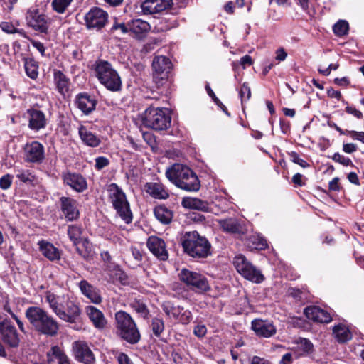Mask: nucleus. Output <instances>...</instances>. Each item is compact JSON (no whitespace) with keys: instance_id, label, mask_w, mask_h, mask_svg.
Returning <instances> with one entry per match:
<instances>
[{"instance_id":"nucleus-1","label":"nucleus","mask_w":364,"mask_h":364,"mask_svg":"<svg viewBox=\"0 0 364 364\" xmlns=\"http://www.w3.org/2000/svg\"><path fill=\"white\" fill-rule=\"evenodd\" d=\"M45 301L60 320L69 323H75L80 320L82 314L80 305L69 294H55L48 291L45 294Z\"/></svg>"},{"instance_id":"nucleus-2","label":"nucleus","mask_w":364,"mask_h":364,"mask_svg":"<svg viewBox=\"0 0 364 364\" xmlns=\"http://www.w3.org/2000/svg\"><path fill=\"white\" fill-rule=\"evenodd\" d=\"M25 316L37 332L49 336L58 334L60 328L58 322L43 309L29 306L25 311Z\"/></svg>"},{"instance_id":"nucleus-3","label":"nucleus","mask_w":364,"mask_h":364,"mask_svg":"<svg viewBox=\"0 0 364 364\" xmlns=\"http://www.w3.org/2000/svg\"><path fill=\"white\" fill-rule=\"evenodd\" d=\"M166 178L177 187L187 191H197L200 187L196 174L188 166L175 164L166 171Z\"/></svg>"},{"instance_id":"nucleus-4","label":"nucleus","mask_w":364,"mask_h":364,"mask_svg":"<svg viewBox=\"0 0 364 364\" xmlns=\"http://www.w3.org/2000/svg\"><path fill=\"white\" fill-rule=\"evenodd\" d=\"M114 317L118 336L130 344L137 343L141 339V334L132 317L124 311L116 312Z\"/></svg>"},{"instance_id":"nucleus-5","label":"nucleus","mask_w":364,"mask_h":364,"mask_svg":"<svg viewBox=\"0 0 364 364\" xmlns=\"http://www.w3.org/2000/svg\"><path fill=\"white\" fill-rule=\"evenodd\" d=\"M181 243L185 252L192 257L205 258L210 255V243L196 231L186 232Z\"/></svg>"},{"instance_id":"nucleus-6","label":"nucleus","mask_w":364,"mask_h":364,"mask_svg":"<svg viewBox=\"0 0 364 364\" xmlns=\"http://www.w3.org/2000/svg\"><path fill=\"white\" fill-rule=\"evenodd\" d=\"M171 117L168 109L150 107L142 117L143 124L156 131L166 130L171 126Z\"/></svg>"},{"instance_id":"nucleus-7","label":"nucleus","mask_w":364,"mask_h":364,"mask_svg":"<svg viewBox=\"0 0 364 364\" xmlns=\"http://www.w3.org/2000/svg\"><path fill=\"white\" fill-rule=\"evenodd\" d=\"M95 70L97 79L106 88L111 91L121 89L120 77L109 62L102 60L96 61Z\"/></svg>"},{"instance_id":"nucleus-8","label":"nucleus","mask_w":364,"mask_h":364,"mask_svg":"<svg viewBox=\"0 0 364 364\" xmlns=\"http://www.w3.org/2000/svg\"><path fill=\"white\" fill-rule=\"evenodd\" d=\"M107 192L109 198L117 214L126 223H130L133 217L125 193L116 183L109 185Z\"/></svg>"},{"instance_id":"nucleus-9","label":"nucleus","mask_w":364,"mask_h":364,"mask_svg":"<svg viewBox=\"0 0 364 364\" xmlns=\"http://www.w3.org/2000/svg\"><path fill=\"white\" fill-rule=\"evenodd\" d=\"M237 272L246 279L259 284L264 279L261 271L255 267L243 255L238 254L233 259Z\"/></svg>"},{"instance_id":"nucleus-10","label":"nucleus","mask_w":364,"mask_h":364,"mask_svg":"<svg viewBox=\"0 0 364 364\" xmlns=\"http://www.w3.org/2000/svg\"><path fill=\"white\" fill-rule=\"evenodd\" d=\"M179 276L182 282L198 292H205L210 289L207 279L200 273L183 269Z\"/></svg>"},{"instance_id":"nucleus-11","label":"nucleus","mask_w":364,"mask_h":364,"mask_svg":"<svg viewBox=\"0 0 364 364\" xmlns=\"http://www.w3.org/2000/svg\"><path fill=\"white\" fill-rule=\"evenodd\" d=\"M153 78L157 87L164 84L172 68V63L169 58L161 55L154 58L152 62Z\"/></svg>"},{"instance_id":"nucleus-12","label":"nucleus","mask_w":364,"mask_h":364,"mask_svg":"<svg viewBox=\"0 0 364 364\" xmlns=\"http://www.w3.org/2000/svg\"><path fill=\"white\" fill-rule=\"evenodd\" d=\"M26 20L28 26L33 30L44 33L48 32L50 23L49 19L36 7H31L27 11Z\"/></svg>"},{"instance_id":"nucleus-13","label":"nucleus","mask_w":364,"mask_h":364,"mask_svg":"<svg viewBox=\"0 0 364 364\" xmlns=\"http://www.w3.org/2000/svg\"><path fill=\"white\" fill-rule=\"evenodd\" d=\"M0 334L4 342L11 347H17L20 339L15 327L9 319L0 322Z\"/></svg>"},{"instance_id":"nucleus-14","label":"nucleus","mask_w":364,"mask_h":364,"mask_svg":"<svg viewBox=\"0 0 364 364\" xmlns=\"http://www.w3.org/2000/svg\"><path fill=\"white\" fill-rule=\"evenodd\" d=\"M107 12L100 8L92 9L85 14V21L88 28L100 29L107 21Z\"/></svg>"},{"instance_id":"nucleus-15","label":"nucleus","mask_w":364,"mask_h":364,"mask_svg":"<svg viewBox=\"0 0 364 364\" xmlns=\"http://www.w3.org/2000/svg\"><path fill=\"white\" fill-rule=\"evenodd\" d=\"M73 355L79 362L84 364H92L95 356L88 345L84 341H75L73 344Z\"/></svg>"},{"instance_id":"nucleus-16","label":"nucleus","mask_w":364,"mask_h":364,"mask_svg":"<svg viewBox=\"0 0 364 364\" xmlns=\"http://www.w3.org/2000/svg\"><path fill=\"white\" fill-rule=\"evenodd\" d=\"M251 328L259 337L270 338L277 333V328L272 321L259 318L254 319Z\"/></svg>"},{"instance_id":"nucleus-17","label":"nucleus","mask_w":364,"mask_h":364,"mask_svg":"<svg viewBox=\"0 0 364 364\" xmlns=\"http://www.w3.org/2000/svg\"><path fill=\"white\" fill-rule=\"evenodd\" d=\"M62 178L65 184L77 192H83L87 188L85 178L79 173L66 171L63 173Z\"/></svg>"},{"instance_id":"nucleus-18","label":"nucleus","mask_w":364,"mask_h":364,"mask_svg":"<svg viewBox=\"0 0 364 364\" xmlns=\"http://www.w3.org/2000/svg\"><path fill=\"white\" fill-rule=\"evenodd\" d=\"M172 0H145L141 4L144 14H154L162 12L169 8Z\"/></svg>"},{"instance_id":"nucleus-19","label":"nucleus","mask_w":364,"mask_h":364,"mask_svg":"<svg viewBox=\"0 0 364 364\" xmlns=\"http://www.w3.org/2000/svg\"><path fill=\"white\" fill-rule=\"evenodd\" d=\"M147 247L149 250L160 260L165 261L168 257V252L166 249L165 242L156 236H151L148 239Z\"/></svg>"},{"instance_id":"nucleus-20","label":"nucleus","mask_w":364,"mask_h":364,"mask_svg":"<svg viewBox=\"0 0 364 364\" xmlns=\"http://www.w3.org/2000/svg\"><path fill=\"white\" fill-rule=\"evenodd\" d=\"M26 160L29 162L38 163L44 158V147L38 142L33 141L25 146Z\"/></svg>"},{"instance_id":"nucleus-21","label":"nucleus","mask_w":364,"mask_h":364,"mask_svg":"<svg viewBox=\"0 0 364 364\" xmlns=\"http://www.w3.org/2000/svg\"><path fill=\"white\" fill-rule=\"evenodd\" d=\"M60 201L61 210L68 220L72 221L78 218L80 213L75 200L69 197H61Z\"/></svg>"},{"instance_id":"nucleus-22","label":"nucleus","mask_w":364,"mask_h":364,"mask_svg":"<svg viewBox=\"0 0 364 364\" xmlns=\"http://www.w3.org/2000/svg\"><path fill=\"white\" fill-rule=\"evenodd\" d=\"M28 118V127L35 131L44 128L46 125L45 114L38 109H29L26 112Z\"/></svg>"},{"instance_id":"nucleus-23","label":"nucleus","mask_w":364,"mask_h":364,"mask_svg":"<svg viewBox=\"0 0 364 364\" xmlns=\"http://www.w3.org/2000/svg\"><path fill=\"white\" fill-rule=\"evenodd\" d=\"M304 314L309 320L316 322L329 323L332 320L331 315L327 311L316 306L305 308Z\"/></svg>"},{"instance_id":"nucleus-24","label":"nucleus","mask_w":364,"mask_h":364,"mask_svg":"<svg viewBox=\"0 0 364 364\" xmlns=\"http://www.w3.org/2000/svg\"><path fill=\"white\" fill-rule=\"evenodd\" d=\"M146 192L152 198L165 200L169 197L167 188L159 182H149L144 186Z\"/></svg>"},{"instance_id":"nucleus-25","label":"nucleus","mask_w":364,"mask_h":364,"mask_svg":"<svg viewBox=\"0 0 364 364\" xmlns=\"http://www.w3.org/2000/svg\"><path fill=\"white\" fill-rule=\"evenodd\" d=\"M78 287L81 293L92 303L98 304L102 301V297L98 290L90 284L87 280H81L78 283Z\"/></svg>"},{"instance_id":"nucleus-26","label":"nucleus","mask_w":364,"mask_h":364,"mask_svg":"<svg viewBox=\"0 0 364 364\" xmlns=\"http://www.w3.org/2000/svg\"><path fill=\"white\" fill-rule=\"evenodd\" d=\"M86 313L96 328L101 330L105 328L107 323V319L100 310L95 306H89L86 307Z\"/></svg>"},{"instance_id":"nucleus-27","label":"nucleus","mask_w":364,"mask_h":364,"mask_svg":"<svg viewBox=\"0 0 364 364\" xmlns=\"http://www.w3.org/2000/svg\"><path fill=\"white\" fill-rule=\"evenodd\" d=\"M38 245L42 255L50 261L54 262L60 259V251L52 243L46 240H41L38 242Z\"/></svg>"},{"instance_id":"nucleus-28","label":"nucleus","mask_w":364,"mask_h":364,"mask_svg":"<svg viewBox=\"0 0 364 364\" xmlns=\"http://www.w3.org/2000/svg\"><path fill=\"white\" fill-rule=\"evenodd\" d=\"M77 107L85 114H88L95 109L96 102L87 94H79L77 96Z\"/></svg>"},{"instance_id":"nucleus-29","label":"nucleus","mask_w":364,"mask_h":364,"mask_svg":"<svg viewBox=\"0 0 364 364\" xmlns=\"http://www.w3.org/2000/svg\"><path fill=\"white\" fill-rule=\"evenodd\" d=\"M48 364H70L68 357L57 346L51 348L47 353Z\"/></svg>"},{"instance_id":"nucleus-30","label":"nucleus","mask_w":364,"mask_h":364,"mask_svg":"<svg viewBox=\"0 0 364 364\" xmlns=\"http://www.w3.org/2000/svg\"><path fill=\"white\" fill-rule=\"evenodd\" d=\"M78 132L81 140L89 146L96 147L101 142L100 137L95 135L85 126L81 125L79 127Z\"/></svg>"},{"instance_id":"nucleus-31","label":"nucleus","mask_w":364,"mask_h":364,"mask_svg":"<svg viewBox=\"0 0 364 364\" xmlns=\"http://www.w3.org/2000/svg\"><path fill=\"white\" fill-rule=\"evenodd\" d=\"M181 203L186 208L196 209L204 212H208L209 210L208 203L206 201L197 198H183Z\"/></svg>"},{"instance_id":"nucleus-32","label":"nucleus","mask_w":364,"mask_h":364,"mask_svg":"<svg viewBox=\"0 0 364 364\" xmlns=\"http://www.w3.org/2000/svg\"><path fill=\"white\" fill-rule=\"evenodd\" d=\"M219 225L227 232L242 234V227L237 220L233 218L220 220Z\"/></svg>"},{"instance_id":"nucleus-33","label":"nucleus","mask_w":364,"mask_h":364,"mask_svg":"<svg viewBox=\"0 0 364 364\" xmlns=\"http://www.w3.org/2000/svg\"><path fill=\"white\" fill-rule=\"evenodd\" d=\"M333 334L339 343H346L352 338V333L344 324L340 323L333 328Z\"/></svg>"},{"instance_id":"nucleus-34","label":"nucleus","mask_w":364,"mask_h":364,"mask_svg":"<svg viewBox=\"0 0 364 364\" xmlns=\"http://www.w3.org/2000/svg\"><path fill=\"white\" fill-rule=\"evenodd\" d=\"M247 247L251 250H262L267 246V241L262 237L257 234L249 235L245 242Z\"/></svg>"},{"instance_id":"nucleus-35","label":"nucleus","mask_w":364,"mask_h":364,"mask_svg":"<svg viewBox=\"0 0 364 364\" xmlns=\"http://www.w3.org/2000/svg\"><path fill=\"white\" fill-rule=\"evenodd\" d=\"M156 219L163 224H169L173 219V212L164 205H158L154 210Z\"/></svg>"},{"instance_id":"nucleus-36","label":"nucleus","mask_w":364,"mask_h":364,"mask_svg":"<svg viewBox=\"0 0 364 364\" xmlns=\"http://www.w3.org/2000/svg\"><path fill=\"white\" fill-rule=\"evenodd\" d=\"M54 80L59 92L65 95L69 90V79L60 70L55 71Z\"/></svg>"},{"instance_id":"nucleus-37","label":"nucleus","mask_w":364,"mask_h":364,"mask_svg":"<svg viewBox=\"0 0 364 364\" xmlns=\"http://www.w3.org/2000/svg\"><path fill=\"white\" fill-rule=\"evenodd\" d=\"M128 26L129 31L135 33L136 35L142 34L147 32L150 29L149 24L146 21H142L141 19H136L132 21Z\"/></svg>"},{"instance_id":"nucleus-38","label":"nucleus","mask_w":364,"mask_h":364,"mask_svg":"<svg viewBox=\"0 0 364 364\" xmlns=\"http://www.w3.org/2000/svg\"><path fill=\"white\" fill-rule=\"evenodd\" d=\"M82 230L81 227L72 225H69L68 228V235L70 240L75 245L80 243L82 240Z\"/></svg>"},{"instance_id":"nucleus-39","label":"nucleus","mask_w":364,"mask_h":364,"mask_svg":"<svg viewBox=\"0 0 364 364\" xmlns=\"http://www.w3.org/2000/svg\"><path fill=\"white\" fill-rule=\"evenodd\" d=\"M176 309L178 313L173 315V318L177 319L182 324H188L192 319V314L189 310L184 309L180 306H176Z\"/></svg>"},{"instance_id":"nucleus-40","label":"nucleus","mask_w":364,"mask_h":364,"mask_svg":"<svg viewBox=\"0 0 364 364\" xmlns=\"http://www.w3.org/2000/svg\"><path fill=\"white\" fill-rule=\"evenodd\" d=\"M296 346L293 347L294 350H300V355L303 353H308L312 350L313 344L307 338H299L295 342Z\"/></svg>"},{"instance_id":"nucleus-41","label":"nucleus","mask_w":364,"mask_h":364,"mask_svg":"<svg viewBox=\"0 0 364 364\" xmlns=\"http://www.w3.org/2000/svg\"><path fill=\"white\" fill-rule=\"evenodd\" d=\"M16 177L21 182L31 184L35 181V176L28 169H15Z\"/></svg>"},{"instance_id":"nucleus-42","label":"nucleus","mask_w":364,"mask_h":364,"mask_svg":"<svg viewBox=\"0 0 364 364\" xmlns=\"http://www.w3.org/2000/svg\"><path fill=\"white\" fill-rule=\"evenodd\" d=\"M25 70L26 75L31 79H36L38 77V65L32 60L25 61Z\"/></svg>"},{"instance_id":"nucleus-43","label":"nucleus","mask_w":364,"mask_h":364,"mask_svg":"<svg viewBox=\"0 0 364 364\" xmlns=\"http://www.w3.org/2000/svg\"><path fill=\"white\" fill-rule=\"evenodd\" d=\"M151 330L154 336L159 337L164 331V322L163 319L154 318L151 321Z\"/></svg>"},{"instance_id":"nucleus-44","label":"nucleus","mask_w":364,"mask_h":364,"mask_svg":"<svg viewBox=\"0 0 364 364\" xmlns=\"http://www.w3.org/2000/svg\"><path fill=\"white\" fill-rule=\"evenodd\" d=\"M348 23L344 20L338 21L333 27L334 33L338 36H343L348 33Z\"/></svg>"},{"instance_id":"nucleus-45","label":"nucleus","mask_w":364,"mask_h":364,"mask_svg":"<svg viewBox=\"0 0 364 364\" xmlns=\"http://www.w3.org/2000/svg\"><path fill=\"white\" fill-rule=\"evenodd\" d=\"M73 0H53L52 6L59 14H63Z\"/></svg>"},{"instance_id":"nucleus-46","label":"nucleus","mask_w":364,"mask_h":364,"mask_svg":"<svg viewBox=\"0 0 364 364\" xmlns=\"http://www.w3.org/2000/svg\"><path fill=\"white\" fill-rule=\"evenodd\" d=\"M239 95L241 99L242 104L250 100L251 97V90L249 85L247 82L242 84Z\"/></svg>"},{"instance_id":"nucleus-47","label":"nucleus","mask_w":364,"mask_h":364,"mask_svg":"<svg viewBox=\"0 0 364 364\" xmlns=\"http://www.w3.org/2000/svg\"><path fill=\"white\" fill-rule=\"evenodd\" d=\"M13 181V176L11 174H5L0 178V188L2 190H7L11 187Z\"/></svg>"},{"instance_id":"nucleus-48","label":"nucleus","mask_w":364,"mask_h":364,"mask_svg":"<svg viewBox=\"0 0 364 364\" xmlns=\"http://www.w3.org/2000/svg\"><path fill=\"white\" fill-rule=\"evenodd\" d=\"M289 156L291 161L294 164H296L303 168H306L309 166L305 160L300 158L299 155L296 152L292 151L289 153Z\"/></svg>"},{"instance_id":"nucleus-49","label":"nucleus","mask_w":364,"mask_h":364,"mask_svg":"<svg viewBox=\"0 0 364 364\" xmlns=\"http://www.w3.org/2000/svg\"><path fill=\"white\" fill-rule=\"evenodd\" d=\"M176 306H173L171 302H164L162 304L163 311L168 316H173L176 315V313H178L177 309H176Z\"/></svg>"},{"instance_id":"nucleus-50","label":"nucleus","mask_w":364,"mask_h":364,"mask_svg":"<svg viewBox=\"0 0 364 364\" xmlns=\"http://www.w3.org/2000/svg\"><path fill=\"white\" fill-rule=\"evenodd\" d=\"M332 159L334 161L346 166L352 164V161L349 158H346L338 152L333 154V156H332Z\"/></svg>"},{"instance_id":"nucleus-51","label":"nucleus","mask_w":364,"mask_h":364,"mask_svg":"<svg viewBox=\"0 0 364 364\" xmlns=\"http://www.w3.org/2000/svg\"><path fill=\"white\" fill-rule=\"evenodd\" d=\"M109 164V160L105 156H99L95 159V167L97 170H102Z\"/></svg>"},{"instance_id":"nucleus-52","label":"nucleus","mask_w":364,"mask_h":364,"mask_svg":"<svg viewBox=\"0 0 364 364\" xmlns=\"http://www.w3.org/2000/svg\"><path fill=\"white\" fill-rule=\"evenodd\" d=\"M132 306L136 312L141 314L144 316H146L147 315L148 310L144 304L135 301L132 304Z\"/></svg>"},{"instance_id":"nucleus-53","label":"nucleus","mask_w":364,"mask_h":364,"mask_svg":"<svg viewBox=\"0 0 364 364\" xmlns=\"http://www.w3.org/2000/svg\"><path fill=\"white\" fill-rule=\"evenodd\" d=\"M348 136L353 140H357L364 144V132L349 130L348 131Z\"/></svg>"},{"instance_id":"nucleus-54","label":"nucleus","mask_w":364,"mask_h":364,"mask_svg":"<svg viewBox=\"0 0 364 364\" xmlns=\"http://www.w3.org/2000/svg\"><path fill=\"white\" fill-rule=\"evenodd\" d=\"M207 332L206 326L203 324H198L195 326L193 333L198 338L203 337Z\"/></svg>"},{"instance_id":"nucleus-55","label":"nucleus","mask_w":364,"mask_h":364,"mask_svg":"<svg viewBox=\"0 0 364 364\" xmlns=\"http://www.w3.org/2000/svg\"><path fill=\"white\" fill-rule=\"evenodd\" d=\"M345 110L347 113L353 115L354 117H355L358 119L363 118V113L360 110L357 109L353 106H347L346 107Z\"/></svg>"},{"instance_id":"nucleus-56","label":"nucleus","mask_w":364,"mask_h":364,"mask_svg":"<svg viewBox=\"0 0 364 364\" xmlns=\"http://www.w3.org/2000/svg\"><path fill=\"white\" fill-rule=\"evenodd\" d=\"M119 364H133L129 356L124 353H119L117 356Z\"/></svg>"},{"instance_id":"nucleus-57","label":"nucleus","mask_w":364,"mask_h":364,"mask_svg":"<svg viewBox=\"0 0 364 364\" xmlns=\"http://www.w3.org/2000/svg\"><path fill=\"white\" fill-rule=\"evenodd\" d=\"M0 27L3 31L7 33H14L16 32V29L15 27L9 23L4 22L0 24Z\"/></svg>"},{"instance_id":"nucleus-58","label":"nucleus","mask_w":364,"mask_h":364,"mask_svg":"<svg viewBox=\"0 0 364 364\" xmlns=\"http://www.w3.org/2000/svg\"><path fill=\"white\" fill-rule=\"evenodd\" d=\"M31 45L41 54L42 56L45 55L46 48L43 43L37 41H31Z\"/></svg>"},{"instance_id":"nucleus-59","label":"nucleus","mask_w":364,"mask_h":364,"mask_svg":"<svg viewBox=\"0 0 364 364\" xmlns=\"http://www.w3.org/2000/svg\"><path fill=\"white\" fill-rule=\"evenodd\" d=\"M357 149V145L353 143H348L343 145V151L347 154L353 153Z\"/></svg>"},{"instance_id":"nucleus-60","label":"nucleus","mask_w":364,"mask_h":364,"mask_svg":"<svg viewBox=\"0 0 364 364\" xmlns=\"http://www.w3.org/2000/svg\"><path fill=\"white\" fill-rule=\"evenodd\" d=\"M287 53L284 48H281L276 51L275 59L278 61H283L286 59Z\"/></svg>"},{"instance_id":"nucleus-61","label":"nucleus","mask_w":364,"mask_h":364,"mask_svg":"<svg viewBox=\"0 0 364 364\" xmlns=\"http://www.w3.org/2000/svg\"><path fill=\"white\" fill-rule=\"evenodd\" d=\"M118 29H119L121 31L122 33H126L129 31V28H127L124 23H119V24L116 23V24L113 25V26L112 28V31H115V30H118Z\"/></svg>"},{"instance_id":"nucleus-62","label":"nucleus","mask_w":364,"mask_h":364,"mask_svg":"<svg viewBox=\"0 0 364 364\" xmlns=\"http://www.w3.org/2000/svg\"><path fill=\"white\" fill-rule=\"evenodd\" d=\"M328 188L331 191H338L339 190V184H338V178H333L328 184Z\"/></svg>"},{"instance_id":"nucleus-63","label":"nucleus","mask_w":364,"mask_h":364,"mask_svg":"<svg viewBox=\"0 0 364 364\" xmlns=\"http://www.w3.org/2000/svg\"><path fill=\"white\" fill-rule=\"evenodd\" d=\"M251 364H271L269 361L259 356H253L251 360Z\"/></svg>"},{"instance_id":"nucleus-64","label":"nucleus","mask_w":364,"mask_h":364,"mask_svg":"<svg viewBox=\"0 0 364 364\" xmlns=\"http://www.w3.org/2000/svg\"><path fill=\"white\" fill-rule=\"evenodd\" d=\"M348 179L350 183L355 185H360L358 176L355 172H350L348 175Z\"/></svg>"}]
</instances>
